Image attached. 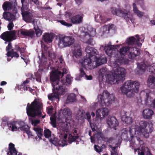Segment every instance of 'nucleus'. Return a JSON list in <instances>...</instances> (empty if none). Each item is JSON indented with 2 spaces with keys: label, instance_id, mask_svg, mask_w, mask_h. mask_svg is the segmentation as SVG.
<instances>
[{
  "label": "nucleus",
  "instance_id": "58836bf2",
  "mask_svg": "<svg viewBox=\"0 0 155 155\" xmlns=\"http://www.w3.org/2000/svg\"><path fill=\"white\" fill-rule=\"evenodd\" d=\"M45 53H44L42 51L41 53V58H40V56H39L41 64L44 65L46 64L47 61V58L45 56Z\"/></svg>",
  "mask_w": 155,
  "mask_h": 155
},
{
  "label": "nucleus",
  "instance_id": "2eb2a0df",
  "mask_svg": "<svg viewBox=\"0 0 155 155\" xmlns=\"http://www.w3.org/2000/svg\"><path fill=\"white\" fill-rule=\"evenodd\" d=\"M94 60L91 58L90 57L88 56L85 57L84 59L82 60V62H81L82 67L86 68L89 69H92L94 68L95 65H94Z\"/></svg>",
  "mask_w": 155,
  "mask_h": 155
},
{
  "label": "nucleus",
  "instance_id": "39448f33",
  "mask_svg": "<svg viewBox=\"0 0 155 155\" xmlns=\"http://www.w3.org/2000/svg\"><path fill=\"white\" fill-rule=\"evenodd\" d=\"M56 64L58 66V67L60 69L61 68L62 72H61L58 70H56L51 75L50 77V80L51 81H53L57 83H60V77L62 78L64 74L67 73V70L64 68L63 67L65 64L64 60L63 59L61 55L58 58V60L55 61Z\"/></svg>",
  "mask_w": 155,
  "mask_h": 155
},
{
  "label": "nucleus",
  "instance_id": "4be33fe9",
  "mask_svg": "<svg viewBox=\"0 0 155 155\" xmlns=\"http://www.w3.org/2000/svg\"><path fill=\"white\" fill-rule=\"evenodd\" d=\"M132 129L129 128V134L128 133L126 134L122 133L121 138H123L124 140L129 141L130 142H133L134 135V134L132 133Z\"/></svg>",
  "mask_w": 155,
  "mask_h": 155
},
{
  "label": "nucleus",
  "instance_id": "7c9ffc66",
  "mask_svg": "<svg viewBox=\"0 0 155 155\" xmlns=\"http://www.w3.org/2000/svg\"><path fill=\"white\" fill-rule=\"evenodd\" d=\"M85 115L86 117V118L89 122L92 131H94L96 130L97 129V127L95 123H93L91 120V116L89 112H87Z\"/></svg>",
  "mask_w": 155,
  "mask_h": 155
},
{
  "label": "nucleus",
  "instance_id": "bb28decb",
  "mask_svg": "<svg viewBox=\"0 0 155 155\" xmlns=\"http://www.w3.org/2000/svg\"><path fill=\"white\" fill-rule=\"evenodd\" d=\"M143 94L146 96L145 99V104L148 106L152 105L153 101L152 99L151 98V97L149 96V94L145 92V91H142L141 92L140 95Z\"/></svg>",
  "mask_w": 155,
  "mask_h": 155
},
{
  "label": "nucleus",
  "instance_id": "c85d7f7f",
  "mask_svg": "<svg viewBox=\"0 0 155 155\" xmlns=\"http://www.w3.org/2000/svg\"><path fill=\"white\" fill-rule=\"evenodd\" d=\"M77 132V130L74 129L71 134H69L68 139L70 142H74L79 138V136Z\"/></svg>",
  "mask_w": 155,
  "mask_h": 155
},
{
  "label": "nucleus",
  "instance_id": "a878e982",
  "mask_svg": "<svg viewBox=\"0 0 155 155\" xmlns=\"http://www.w3.org/2000/svg\"><path fill=\"white\" fill-rule=\"evenodd\" d=\"M153 114V111L150 109H145L143 111V116L145 119H151Z\"/></svg>",
  "mask_w": 155,
  "mask_h": 155
},
{
  "label": "nucleus",
  "instance_id": "c9c22d12",
  "mask_svg": "<svg viewBox=\"0 0 155 155\" xmlns=\"http://www.w3.org/2000/svg\"><path fill=\"white\" fill-rule=\"evenodd\" d=\"M7 55L8 57H11L13 58V57L18 58L19 57V55L17 52L15 51V49H12L10 51L7 52Z\"/></svg>",
  "mask_w": 155,
  "mask_h": 155
},
{
  "label": "nucleus",
  "instance_id": "f704fd0d",
  "mask_svg": "<svg viewBox=\"0 0 155 155\" xmlns=\"http://www.w3.org/2000/svg\"><path fill=\"white\" fill-rule=\"evenodd\" d=\"M133 11L134 13L136 14L137 16L140 18L143 16V13L138 10L137 5L135 3L133 4Z\"/></svg>",
  "mask_w": 155,
  "mask_h": 155
},
{
  "label": "nucleus",
  "instance_id": "6e6552de",
  "mask_svg": "<svg viewBox=\"0 0 155 155\" xmlns=\"http://www.w3.org/2000/svg\"><path fill=\"white\" fill-rule=\"evenodd\" d=\"M75 41V39L72 36H62L58 38V46L61 48L69 47L72 45Z\"/></svg>",
  "mask_w": 155,
  "mask_h": 155
},
{
  "label": "nucleus",
  "instance_id": "37998d69",
  "mask_svg": "<svg viewBox=\"0 0 155 155\" xmlns=\"http://www.w3.org/2000/svg\"><path fill=\"white\" fill-rule=\"evenodd\" d=\"M2 122L1 125L3 126H6L7 125L8 126L9 130H11V128H10L8 126V125L9 124H12V122H11L10 123H8L6 118H3L2 119Z\"/></svg>",
  "mask_w": 155,
  "mask_h": 155
},
{
  "label": "nucleus",
  "instance_id": "052dcab7",
  "mask_svg": "<svg viewBox=\"0 0 155 155\" xmlns=\"http://www.w3.org/2000/svg\"><path fill=\"white\" fill-rule=\"evenodd\" d=\"M53 108L52 107L50 106L47 108V111L48 114H51L52 113Z\"/></svg>",
  "mask_w": 155,
  "mask_h": 155
},
{
  "label": "nucleus",
  "instance_id": "e433bc0d",
  "mask_svg": "<svg viewBox=\"0 0 155 155\" xmlns=\"http://www.w3.org/2000/svg\"><path fill=\"white\" fill-rule=\"evenodd\" d=\"M58 138L53 134H52L51 137L49 139V141L56 146H58Z\"/></svg>",
  "mask_w": 155,
  "mask_h": 155
},
{
  "label": "nucleus",
  "instance_id": "f03ea898",
  "mask_svg": "<svg viewBox=\"0 0 155 155\" xmlns=\"http://www.w3.org/2000/svg\"><path fill=\"white\" fill-rule=\"evenodd\" d=\"M140 83L137 81L128 80L120 88L122 93L130 98L133 97L139 91Z\"/></svg>",
  "mask_w": 155,
  "mask_h": 155
},
{
  "label": "nucleus",
  "instance_id": "72a5a7b5",
  "mask_svg": "<svg viewBox=\"0 0 155 155\" xmlns=\"http://www.w3.org/2000/svg\"><path fill=\"white\" fill-rule=\"evenodd\" d=\"M111 42L109 43L107 46H105L104 48L106 54L110 57L112 56L113 51L114 50V48L112 47V46L111 45Z\"/></svg>",
  "mask_w": 155,
  "mask_h": 155
},
{
  "label": "nucleus",
  "instance_id": "4c0bfd02",
  "mask_svg": "<svg viewBox=\"0 0 155 155\" xmlns=\"http://www.w3.org/2000/svg\"><path fill=\"white\" fill-rule=\"evenodd\" d=\"M114 26V25L112 24L110 25H105L102 27V29L103 31V33L104 34L105 33L108 34L109 32L110 31L111 29Z\"/></svg>",
  "mask_w": 155,
  "mask_h": 155
},
{
  "label": "nucleus",
  "instance_id": "680f3d73",
  "mask_svg": "<svg viewBox=\"0 0 155 155\" xmlns=\"http://www.w3.org/2000/svg\"><path fill=\"white\" fill-rule=\"evenodd\" d=\"M94 148L95 150L98 153H99L102 151V149L98 145H95Z\"/></svg>",
  "mask_w": 155,
  "mask_h": 155
},
{
  "label": "nucleus",
  "instance_id": "864d4df0",
  "mask_svg": "<svg viewBox=\"0 0 155 155\" xmlns=\"http://www.w3.org/2000/svg\"><path fill=\"white\" fill-rule=\"evenodd\" d=\"M27 0H21V2L22 4V8L26 10L27 8H28L27 6L28 4L27 2Z\"/></svg>",
  "mask_w": 155,
  "mask_h": 155
},
{
  "label": "nucleus",
  "instance_id": "20e7f679",
  "mask_svg": "<svg viewBox=\"0 0 155 155\" xmlns=\"http://www.w3.org/2000/svg\"><path fill=\"white\" fill-rule=\"evenodd\" d=\"M42 103L37 99H35L31 104L28 103L26 108V112L29 117H34L39 116L42 118L45 117V114L42 116L41 110L42 107Z\"/></svg>",
  "mask_w": 155,
  "mask_h": 155
},
{
  "label": "nucleus",
  "instance_id": "a211bd4d",
  "mask_svg": "<svg viewBox=\"0 0 155 155\" xmlns=\"http://www.w3.org/2000/svg\"><path fill=\"white\" fill-rule=\"evenodd\" d=\"M17 14L11 12L5 11L3 13V18L6 20L12 22L15 20Z\"/></svg>",
  "mask_w": 155,
  "mask_h": 155
},
{
  "label": "nucleus",
  "instance_id": "e2e57ef3",
  "mask_svg": "<svg viewBox=\"0 0 155 155\" xmlns=\"http://www.w3.org/2000/svg\"><path fill=\"white\" fill-rule=\"evenodd\" d=\"M29 127H28V128L26 130H25L24 131H25V133L28 134V136H33L32 132L29 130Z\"/></svg>",
  "mask_w": 155,
  "mask_h": 155
},
{
  "label": "nucleus",
  "instance_id": "ea45409f",
  "mask_svg": "<svg viewBox=\"0 0 155 155\" xmlns=\"http://www.w3.org/2000/svg\"><path fill=\"white\" fill-rule=\"evenodd\" d=\"M33 129L35 131L38 137L40 139H41V137L42 136L41 132L43 131V130L40 127H35Z\"/></svg>",
  "mask_w": 155,
  "mask_h": 155
},
{
  "label": "nucleus",
  "instance_id": "a18cd8bd",
  "mask_svg": "<svg viewBox=\"0 0 155 155\" xmlns=\"http://www.w3.org/2000/svg\"><path fill=\"white\" fill-rule=\"evenodd\" d=\"M107 69L106 68H103L100 69L99 73L103 77L107 74Z\"/></svg>",
  "mask_w": 155,
  "mask_h": 155
},
{
  "label": "nucleus",
  "instance_id": "cd10ccee",
  "mask_svg": "<svg viewBox=\"0 0 155 155\" xmlns=\"http://www.w3.org/2000/svg\"><path fill=\"white\" fill-rule=\"evenodd\" d=\"M19 32L24 36H28L31 38L33 37L35 34V31L31 30L28 31L26 30L23 31L22 30H20L18 31V33Z\"/></svg>",
  "mask_w": 155,
  "mask_h": 155
},
{
  "label": "nucleus",
  "instance_id": "bf43d9fd",
  "mask_svg": "<svg viewBox=\"0 0 155 155\" xmlns=\"http://www.w3.org/2000/svg\"><path fill=\"white\" fill-rule=\"evenodd\" d=\"M71 79L70 75H67L66 77V82L68 84H70L71 83Z\"/></svg>",
  "mask_w": 155,
  "mask_h": 155
},
{
  "label": "nucleus",
  "instance_id": "423d86ee",
  "mask_svg": "<svg viewBox=\"0 0 155 155\" xmlns=\"http://www.w3.org/2000/svg\"><path fill=\"white\" fill-rule=\"evenodd\" d=\"M139 125V126L136 127L134 129L135 134L142 135L145 138L148 137L149 133H151L153 129L152 124L146 121H142L140 122Z\"/></svg>",
  "mask_w": 155,
  "mask_h": 155
},
{
  "label": "nucleus",
  "instance_id": "f8f14e48",
  "mask_svg": "<svg viewBox=\"0 0 155 155\" xmlns=\"http://www.w3.org/2000/svg\"><path fill=\"white\" fill-rule=\"evenodd\" d=\"M16 32L15 30L6 31L2 33L0 38L6 42H11L16 38Z\"/></svg>",
  "mask_w": 155,
  "mask_h": 155
},
{
  "label": "nucleus",
  "instance_id": "c03bdc74",
  "mask_svg": "<svg viewBox=\"0 0 155 155\" xmlns=\"http://www.w3.org/2000/svg\"><path fill=\"white\" fill-rule=\"evenodd\" d=\"M76 99V96L74 93H71L67 97V100L71 102H72Z\"/></svg>",
  "mask_w": 155,
  "mask_h": 155
},
{
  "label": "nucleus",
  "instance_id": "8fccbe9b",
  "mask_svg": "<svg viewBox=\"0 0 155 155\" xmlns=\"http://www.w3.org/2000/svg\"><path fill=\"white\" fill-rule=\"evenodd\" d=\"M34 29L35 30V34L37 37H40L42 35V31L38 27H37V28H34Z\"/></svg>",
  "mask_w": 155,
  "mask_h": 155
},
{
  "label": "nucleus",
  "instance_id": "c756f323",
  "mask_svg": "<svg viewBox=\"0 0 155 155\" xmlns=\"http://www.w3.org/2000/svg\"><path fill=\"white\" fill-rule=\"evenodd\" d=\"M94 60L95 64H96V66H99L103 64L106 63L107 59L106 57H95Z\"/></svg>",
  "mask_w": 155,
  "mask_h": 155
},
{
  "label": "nucleus",
  "instance_id": "338daca9",
  "mask_svg": "<svg viewBox=\"0 0 155 155\" xmlns=\"http://www.w3.org/2000/svg\"><path fill=\"white\" fill-rule=\"evenodd\" d=\"M62 125V127L64 126V128L63 129V130L64 131L67 132L68 130V124H67L64 123Z\"/></svg>",
  "mask_w": 155,
  "mask_h": 155
},
{
  "label": "nucleus",
  "instance_id": "1a4fd4ad",
  "mask_svg": "<svg viewBox=\"0 0 155 155\" xmlns=\"http://www.w3.org/2000/svg\"><path fill=\"white\" fill-rule=\"evenodd\" d=\"M132 51L129 52L128 57L129 58L133 59L140 54L139 49L136 47H129L128 46L123 47L120 50V54L125 55L129 51Z\"/></svg>",
  "mask_w": 155,
  "mask_h": 155
},
{
  "label": "nucleus",
  "instance_id": "aec40b11",
  "mask_svg": "<svg viewBox=\"0 0 155 155\" xmlns=\"http://www.w3.org/2000/svg\"><path fill=\"white\" fill-rule=\"evenodd\" d=\"M85 51L87 53V56L89 57L94 60L95 57H97L96 55L97 54L98 52L97 50L93 48L90 47H87Z\"/></svg>",
  "mask_w": 155,
  "mask_h": 155
},
{
  "label": "nucleus",
  "instance_id": "49530a36",
  "mask_svg": "<svg viewBox=\"0 0 155 155\" xmlns=\"http://www.w3.org/2000/svg\"><path fill=\"white\" fill-rule=\"evenodd\" d=\"M74 56L76 58H80L82 55V52L81 50L80 49H77L74 50Z\"/></svg>",
  "mask_w": 155,
  "mask_h": 155
},
{
  "label": "nucleus",
  "instance_id": "603ef678",
  "mask_svg": "<svg viewBox=\"0 0 155 155\" xmlns=\"http://www.w3.org/2000/svg\"><path fill=\"white\" fill-rule=\"evenodd\" d=\"M96 140H101V139H103L104 138V135L101 132H99L94 135Z\"/></svg>",
  "mask_w": 155,
  "mask_h": 155
},
{
  "label": "nucleus",
  "instance_id": "5701e85b",
  "mask_svg": "<svg viewBox=\"0 0 155 155\" xmlns=\"http://www.w3.org/2000/svg\"><path fill=\"white\" fill-rule=\"evenodd\" d=\"M135 37L137 38L136 39L134 37H131L127 38V43L129 45H133L138 44H139V42L140 38L139 37V35H135Z\"/></svg>",
  "mask_w": 155,
  "mask_h": 155
},
{
  "label": "nucleus",
  "instance_id": "9b49d317",
  "mask_svg": "<svg viewBox=\"0 0 155 155\" xmlns=\"http://www.w3.org/2000/svg\"><path fill=\"white\" fill-rule=\"evenodd\" d=\"M10 128H11L12 131H16L19 129L24 131L28 128V125H25L24 121H12V123L8 125Z\"/></svg>",
  "mask_w": 155,
  "mask_h": 155
},
{
  "label": "nucleus",
  "instance_id": "13d9d810",
  "mask_svg": "<svg viewBox=\"0 0 155 155\" xmlns=\"http://www.w3.org/2000/svg\"><path fill=\"white\" fill-rule=\"evenodd\" d=\"M40 123V120H32V124L35 127L36 126Z\"/></svg>",
  "mask_w": 155,
  "mask_h": 155
},
{
  "label": "nucleus",
  "instance_id": "4468645a",
  "mask_svg": "<svg viewBox=\"0 0 155 155\" xmlns=\"http://www.w3.org/2000/svg\"><path fill=\"white\" fill-rule=\"evenodd\" d=\"M25 10L21 9V15L23 20L27 23L34 24L35 20L32 13L29 11H26Z\"/></svg>",
  "mask_w": 155,
  "mask_h": 155
},
{
  "label": "nucleus",
  "instance_id": "0eeeda50",
  "mask_svg": "<svg viewBox=\"0 0 155 155\" xmlns=\"http://www.w3.org/2000/svg\"><path fill=\"white\" fill-rule=\"evenodd\" d=\"M98 102L102 106H108L115 99L113 94H110L107 90H104L102 94L97 96Z\"/></svg>",
  "mask_w": 155,
  "mask_h": 155
},
{
  "label": "nucleus",
  "instance_id": "6e6d98bb",
  "mask_svg": "<svg viewBox=\"0 0 155 155\" xmlns=\"http://www.w3.org/2000/svg\"><path fill=\"white\" fill-rule=\"evenodd\" d=\"M66 142L64 140H59L58 143V146L64 147L65 145Z\"/></svg>",
  "mask_w": 155,
  "mask_h": 155
},
{
  "label": "nucleus",
  "instance_id": "393cba45",
  "mask_svg": "<svg viewBox=\"0 0 155 155\" xmlns=\"http://www.w3.org/2000/svg\"><path fill=\"white\" fill-rule=\"evenodd\" d=\"M53 35L51 34L45 33L42 36V40L48 44L51 42L54 38Z\"/></svg>",
  "mask_w": 155,
  "mask_h": 155
},
{
  "label": "nucleus",
  "instance_id": "6ab92c4d",
  "mask_svg": "<svg viewBox=\"0 0 155 155\" xmlns=\"http://www.w3.org/2000/svg\"><path fill=\"white\" fill-rule=\"evenodd\" d=\"M109 113L108 109L106 108H101L97 109L96 112V118L98 120L101 119V114L103 117L108 115Z\"/></svg>",
  "mask_w": 155,
  "mask_h": 155
},
{
  "label": "nucleus",
  "instance_id": "0e129e2a",
  "mask_svg": "<svg viewBox=\"0 0 155 155\" xmlns=\"http://www.w3.org/2000/svg\"><path fill=\"white\" fill-rule=\"evenodd\" d=\"M9 43L8 46L6 47V50L8 52L10 51L9 50L12 48V44L11 42H8Z\"/></svg>",
  "mask_w": 155,
  "mask_h": 155
},
{
  "label": "nucleus",
  "instance_id": "412c9836",
  "mask_svg": "<svg viewBox=\"0 0 155 155\" xmlns=\"http://www.w3.org/2000/svg\"><path fill=\"white\" fill-rule=\"evenodd\" d=\"M107 123L111 128H113L115 130V127L119 125V122L115 117H109L107 120Z\"/></svg>",
  "mask_w": 155,
  "mask_h": 155
},
{
  "label": "nucleus",
  "instance_id": "a19ab883",
  "mask_svg": "<svg viewBox=\"0 0 155 155\" xmlns=\"http://www.w3.org/2000/svg\"><path fill=\"white\" fill-rule=\"evenodd\" d=\"M137 68L139 69L140 72H141V74H142L145 71L146 65L143 63H141L138 64Z\"/></svg>",
  "mask_w": 155,
  "mask_h": 155
},
{
  "label": "nucleus",
  "instance_id": "dca6fc26",
  "mask_svg": "<svg viewBox=\"0 0 155 155\" xmlns=\"http://www.w3.org/2000/svg\"><path fill=\"white\" fill-rule=\"evenodd\" d=\"M88 32L85 33L84 36L87 38L89 37V38L86 41V43L89 45H91L93 40L92 37L95 36L96 34V29L91 27L87 28Z\"/></svg>",
  "mask_w": 155,
  "mask_h": 155
},
{
  "label": "nucleus",
  "instance_id": "9d476101",
  "mask_svg": "<svg viewBox=\"0 0 155 155\" xmlns=\"http://www.w3.org/2000/svg\"><path fill=\"white\" fill-rule=\"evenodd\" d=\"M110 11L113 14L124 18L126 20H129L130 12L124 9L117 8L114 7H111Z\"/></svg>",
  "mask_w": 155,
  "mask_h": 155
},
{
  "label": "nucleus",
  "instance_id": "7ed1b4c3",
  "mask_svg": "<svg viewBox=\"0 0 155 155\" xmlns=\"http://www.w3.org/2000/svg\"><path fill=\"white\" fill-rule=\"evenodd\" d=\"M124 58H121L115 61L113 64L114 72L112 75L110 76L112 77L108 78L109 81L114 82L116 80V81L118 82V81H122L124 80L126 74L125 69L124 68L119 67V64H117L119 62L120 64H123L124 62Z\"/></svg>",
  "mask_w": 155,
  "mask_h": 155
},
{
  "label": "nucleus",
  "instance_id": "2f4dec72",
  "mask_svg": "<svg viewBox=\"0 0 155 155\" xmlns=\"http://www.w3.org/2000/svg\"><path fill=\"white\" fill-rule=\"evenodd\" d=\"M71 22L74 24H78L82 21V18L79 15L74 16L70 18Z\"/></svg>",
  "mask_w": 155,
  "mask_h": 155
},
{
  "label": "nucleus",
  "instance_id": "09e8293b",
  "mask_svg": "<svg viewBox=\"0 0 155 155\" xmlns=\"http://www.w3.org/2000/svg\"><path fill=\"white\" fill-rule=\"evenodd\" d=\"M133 119L131 117H126L124 120V122L127 124H130L133 122Z\"/></svg>",
  "mask_w": 155,
  "mask_h": 155
},
{
  "label": "nucleus",
  "instance_id": "774afa93",
  "mask_svg": "<svg viewBox=\"0 0 155 155\" xmlns=\"http://www.w3.org/2000/svg\"><path fill=\"white\" fill-rule=\"evenodd\" d=\"M148 71L149 72L155 75V69L153 66H150L148 69Z\"/></svg>",
  "mask_w": 155,
  "mask_h": 155
},
{
  "label": "nucleus",
  "instance_id": "ddd939ff",
  "mask_svg": "<svg viewBox=\"0 0 155 155\" xmlns=\"http://www.w3.org/2000/svg\"><path fill=\"white\" fill-rule=\"evenodd\" d=\"M17 5L16 2L13 3L6 1L4 2L2 8L5 11H11L13 13H17V10L16 8Z\"/></svg>",
  "mask_w": 155,
  "mask_h": 155
},
{
  "label": "nucleus",
  "instance_id": "79ce46f5",
  "mask_svg": "<svg viewBox=\"0 0 155 155\" xmlns=\"http://www.w3.org/2000/svg\"><path fill=\"white\" fill-rule=\"evenodd\" d=\"M95 18L96 19L99 20L100 19L102 22H106L108 21V20H110V19H108L107 18H105L102 16L100 14L98 15L97 14L95 15Z\"/></svg>",
  "mask_w": 155,
  "mask_h": 155
},
{
  "label": "nucleus",
  "instance_id": "69168bd1",
  "mask_svg": "<svg viewBox=\"0 0 155 155\" xmlns=\"http://www.w3.org/2000/svg\"><path fill=\"white\" fill-rule=\"evenodd\" d=\"M14 26V25L13 22H10L7 26L8 30L11 31V30L13 29Z\"/></svg>",
  "mask_w": 155,
  "mask_h": 155
},
{
  "label": "nucleus",
  "instance_id": "3c124183",
  "mask_svg": "<svg viewBox=\"0 0 155 155\" xmlns=\"http://www.w3.org/2000/svg\"><path fill=\"white\" fill-rule=\"evenodd\" d=\"M51 124L53 127H56V118L54 116H51L50 117Z\"/></svg>",
  "mask_w": 155,
  "mask_h": 155
},
{
  "label": "nucleus",
  "instance_id": "5fc2aeb1",
  "mask_svg": "<svg viewBox=\"0 0 155 155\" xmlns=\"http://www.w3.org/2000/svg\"><path fill=\"white\" fill-rule=\"evenodd\" d=\"M59 22L63 25L67 27H70L72 26V24L68 23L66 22L64 20H60Z\"/></svg>",
  "mask_w": 155,
  "mask_h": 155
},
{
  "label": "nucleus",
  "instance_id": "4d7b16f0",
  "mask_svg": "<svg viewBox=\"0 0 155 155\" xmlns=\"http://www.w3.org/2000/svg\"><path fill=\"white\" fill-rule=\"evenodd\" d=\"M86 73L84 71L83 69V68H81L80 69V74L79 75V77L80 78L84 77V76L86 77Z\"/></svg>",
  "mask_w": 155,
  "mask_h": 155
},
{
  "label": "nucleus",
  "instance_id": "473e14b6",
  "mask_svg": "<svg viewBox=\"0 0 155 155\" xmlns=\"http://www.w3.org/2000/svg\"><path fill=\"white\" fill-rule=\"evenodd\" d=\"M148 86L151 88H155V78L153 76L150 75L147 81Z\"/></svg>",
  "mask_w": 155,
  "mask_h": 155
},
{
  "label": "nucleus",
  "instance_id": "f3484780",
  "mask_svg": "<svg viewBox=\"0 0 155 155\" xmlns=\"http://www.w3.org/2000/svg\"><path fill=\"white\" fill-rule=\"evenodd\" d=\"M71 112L68 108H65L63 110H60L58 112L59 117L60 118L65 119V121L67 119H69L71 116Z\"/></svg>",
  "mask_w": 155,
  "mask_h": 155
},
{
  "label": "nucleus",
  "instance_id": "de8ad7c7",
  "mask_svg": "<svg viewBox=\"0 0 155 155\" xmlns=\"http://www.w3.org/2000/svg\"><path fill=\"white\" fill-rule=\"evenodd\" d=\"M44 135L46 138H48L49 137H51L52 134L51 132L49 129H46L44 130Z\"/></svg>",
  "mask_w": 155,
  "mask_h": 155
},
{
  "label": "nucleus",
  "instance_id": "b1692460",
  "mask_svg": "<svg viewBox=\"0 0 155 155\" xmlns=\"http://www.w3.org/2000/svg\"><path fill=\"white\" fill-rule=\"evenodd\" d=\"M15 147V145L12 143H10L8 145V151L7 153V155H20V153H18Z\"/></svg>",
  "mask_w": 155,
  "mask_h": 155
},
{
  "label": "nucleus",
  "instance_id": "f257e3e1",
  "mask_svg": "<svg viewBox=\"0 0 155 155\" xmlns=\"http://www.w3.org/2000/svg\"><path fill=\"white\" fill-rule=\"evenodd\" d=\"M53 86V93L48 95V99L52 102H58L60 100L59 96L64 94L67 91L65 84V81L62 79L60 83L51 81Z\"/></svg>",
  "mask_w": 155,
  "mask_h": 155
}]
</instances>
